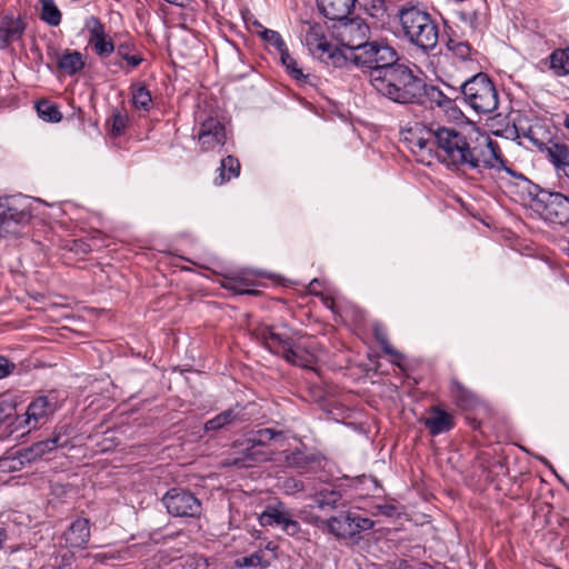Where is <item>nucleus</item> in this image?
<instances>
[{
  "label": "nucleus",
  "instance_id": "b1692460",
  "mask_svg": "<svg viewBox=\"0 0 569 569\" xmlns=\"http://www.w3.org/2000/svg\"><path fill=\"white\" fill-rule=\"evenodd\" d=\"M114 51L129 70L138 68L144 60L136 42L129 39L117 43Z\"/></svg>",
  "mask_w": 569,
  "mask_h": 569
},
{
  "label": "nucleus",
  "instance_id": "cd10ccee",
  "mask_svg": "<svg viewBox=\"0 0 569 569\" xmlns=\"http://www.w3.org/2000/svg\"><path fill=\"white\" fill-rule=\"evenodd\" d=\"M290 512L284 509V507L279 503L278 506H269L267 509L259 516V522L263 527H273L278 526L282 528L286 518Z\"/></svg>",
  "mask_w": 569,
  "mask_h": 569
},
{
  "label": "nucleus",
  "instance_id": "c03bdc74",
  "mask_svg": "<svg viewBox=\"0 0 569 569\" xmlns=\"http://www.w3.org/2000/svg\"><path fill=\"white\" fill-rule=\"evenodd\" d=\"M127 122H128V117L124 113H122L120 111L113 112L111 120H110V133L113 137L121 136L126 130Z\"/></svg>",
  "mask_w": 569,
  "mask_h": 569
},
{
  "label": "nucleus",
  "instance_id": "58836bf2",
  "mask_svg": "<svg viewBox=\"0 0 569 569\" xmlns=\"http://www.w3.org/2000/svg\"><path fill=\"white\" fill-rule=\"evenodd\" d=\"M38 116L49 122H59L62 119V114L59 107L48 100H41L36 104Z\"/></svg>",
  "mask_w": 569,
  "mask_h": 569
},
{
  "label": "nucleus",
  "instance_id": "9b49d317",
  "mask_svg": "<svg viewBox=\"0 0 569 569\" xmlns=\"http://www.w3.org/2000/svg\"><path fill=\"white\" fill-rule=\"evenodd\" d=\"M58 409V400L54 395H43L33 399L27 407L26 413L17 419V428H26L29 431L46 425Z\"/></svg>",
  "mask_w": 569,
  "mask_h": 569
},
{
  "label": "nucleus",
  "instance_id": "412c9836",
  "mask_svg": "<svg viewBox=\"0 0 569 569\" xmlns=\"http://www.w3.org/2000/svg\"><path fill=\"white\" fill-rule=\"evenodd\" d=\"M90 539L89 520L77 518L64 532L66 545L72 549H83Z\"/></svg>",
  "mask_w": 569,
  "mask_h": 569
},
{
  "label": "nucleus",
  "instance_id": "a19ab883",
  "mask_svg": "<svg viewBox=\"0 0 569 569\" xmlns=\"http://www.w3.org/2000/svg\"><path fill=\"white\" fill-rule=\"evenodd\" d=\"M447 47L453 56L463 61L471 59L472 54L476 53L469 42L458 41L453 38L448 39Z\"/></svg>",
  "mask_w": 569,
  "mask_h": 569
},
{
  "label": "nucleus",
  "instance_id": "37998d69",
  "mask_svg": "<svg viewBox=\"0 0 569 569\" xmlns=\"http://www.w3.org/2000/svg\"><path fill=\"white\" fill-rule=\"evenodd\" d=\"M259 34L268 44L272 46L278 53L287 47L284 40L278 31L263 29L259 32Z\"/></svg>",
  "mask_w": 569,
  "mask_h": 569
},
{
  "label": "nucleus",
  "instance_id": "f8f14e48",
  "mask_svg": "<svg viewBox=\"0 0 569 569\" xmlns=\"http://www.w3.org/2000/svg\"><path fill=\"white\" fill-rule=\"evenodd\" d=\"M323 457L306 447L287 449L280 452L279 461L299 473L315 472L322 468Z\"/></svg>",
  "mask_w": 569,
  "mask_h": 569
},
{
  "label": "nucleus",
  "instance_id": "79ce46f5",
  "mask_svg": "<svg viewBox=\"0 0 569 569\" xmlns=\"http://www.w3.org/2000/svg\"><path fill=\"white\" fill-rule=\"evenodd\" d=\"M237 566L240 568H249V567H267L269 566V561L264 558L263 549L259 548L253 553L242 557L236 561Z\"/></svg>",
  "mask_w": 569,
  "mask_h": 569
},
{
  "label": "nucleus",
  "instance_id": "49530a36",
  "mask_svg": "<svg viewBox=\"0 0 569 569\" xmlns=\"http://www.w3.org/2000/svg\"><path fill=\"white\" fill-rule=\"evenodd\" d=\"M282 488L287 495H295L305 490V485L301 480L295 478H287Z\"/></svg>",
  "mask_w": 569,
  "mask_h": 569
},
{
  "label": "nucleus",
  "instance_id": "39448f33",
  "mask_svg": "<svg viewBox=\"0 0 569 569\" xmlns=\"http://www.w3.org/2000/svg\"><path fill=\"white\" fill-rule=\"evenodd\" d=\"M346 64L368 70L369 83L373 80V73L389 68L399 60L397 50L386 40H368L357 51H343Z\"/></svg>",
  "mask_w": 569,
  "mask_h": 569
},
{
  "label": "nucleus",
  "instance_id": "3c124183",
  "mask_svg": "<svg viewBox=\"0 0 569 569\" xmlns=\"http://www.w3.org/2000/svg\"><path fill=\"white\" fill-rule=\"evenodd\" d=\"M390 569H411V566L407 560L403 559H395L393 561L389 562Z\"/></svg>",
  "mask_w": 569,
  "mask_h": 569
},
{
  "label": "nucleus",
  "instance_id": "aec40b11",
  "mask_svg": "<svg viewBox=\"0 0 569 569\" xmlns=\"http://www.w3.org/2000/svg\"><path fill=\"white\" fill-rule=\"evenodd\" d=\"M68 442V439H62L61 435H53L47 440L38 441L28 448L21 449L22 458H27V462L31 463L57 448L67 447Z\"/></svg>",
  "mask_w": 569,
  "mask_h": 569
},
{
  "label": "nucleus",
  "instance_id": "052dcab7",
  "mask_svg": "<svg viewBox=\"0 0 569 569\" xmlns=\"http://www.w3.org/2000/svg\"><path fill=\"white\" fill-rule=\"evenodd\" d=\"M113 64L117 66L118 68H123V64L121 62H114Z\"/></svg>",
  "mask_w": 569,
  "mask_h": 569
},
{
  "label": "nucleus",
  "instance_id": "c85d7f7f",
  "mask_svg": "<svg viewBox=\"0 0 569 569\" xmlns=\"http://www.w3.org/2000/svg\"><path fill=\"white\" fill-rule=\"evenodd\" d=\"M239 420H240L239 412L236 411V409H228V410L220 412L212 419H209L204 423V430L207 432L218 431V430H221L230 425H233L234 422H237Z\"/></svg>",
  "mask_w": 569,
  "mask_h": 569
},
{
  "label": "nucleus",
  "instance_id": "7c9ffc66",
  "mask_svg": "<svg viewBox=\"0 0 569 569\" xmlns=\"http://www.w3.org/2000/svg\"><path fill=\"white\" fill-rule=\"evenodd\" d=\"M450 392L455 403L462 409H469L476 403L475 395L457 380L451 381Z\"/></svg>",
  "mask_w": 569,
  "mask_h": 569
},
{
  "label": "nucleus",
  "instance_id": "bb28decb",
  "mask_svg": "<svg viewBox=\"0 0 569 569\" xmlns=\"http://www.w3.org/2000/svg\"><path fill=\"white\" fill-rule=\"evenodd\" d=\"M240 173V162L232 156H227L220 162L218 168V176L213 182L216 186H222L227 183L231 178L238 177Z\"/></svg>",
  "mask_w": 569,
  "mask_h": 569
},
{
  "label": "nucleus",
  "instance_id": "6e6d98bb",
  "mask_svg": "<svg viewBox=\"0 0 569 569\" xmlns=\"http://www.w3.org/2000/svg\"><path fill=\"white\" fill-rule=\"evenodd\" d=\"M8 536L4 529L0 528V550L3 548L4 542L7 541Z\"/></svg>",
  "mask_w": 569,
  "mask_h": 569
},
{
  "label": "nucleus",
  "instance_id": "0eeeda50",
  "mask_svg": "<svg viewBox=\"0 0 569 569\" xmlns=\"http://www.w3.org/2000/svg\"><path fill=\"white\" fill-rule=\"evenodd\" d=\"M460 89L465 102L477 113H492L498 109V90L487 73L479 72L472 76Z\"/></svg>",
  "mask_w": 569,
  "mask_h": 569
},
{
  "label": "nucleus",
  "instance_id": "393cba45",
  "mask_svg": "<svg viewBox=\"0 0 569 569\" xmlns=\"http://www.w3.org/2000/svg\"><path fill=\"white\" fill-rule=\"evenodd\" d=\"M352 522H355L353 519H351V512H341L338 516H333L330 519H328V528L330 532L336 535L337 537H353L355 530Z\"/></svg>",
  "mask_w": 569,
  "mask_h": 569
},
{
  "label": "nucleus",
  "instance_id": "423d86ee",
  "mask_svg": "<svg viewBox=\"0 0 569 569\" xmlns=\"http://www.w3.org/2000/svg\"><path fill=\"white\" fill-rule=\"evenodd\" d=\"M280 435L281 432L270 428L258 430L240 443L241 449L234 450L229 455L222 465L243 469L268 461L270 459V450L267 448V443Z\"/></svg>",
  "mask_w": 569,
  "mask_h": 569
},
{
  "label": "nucleus",
  "instance_id": "4be33fe9",
  "mask_svg": "<svg viewBox=\"0 0 569 569\" xmlns=\"http://www.w3.org/2000/svg\"><path fill=\"white\" fill-rule=\"evenodd\" d=\"M356 0H317L319 11L329 20L343 21L355 7Z\"/></svg>",
  "mask_w": 569,
  "mask_h": 569
},
{
  "label": "nucleus",
  "instance_id": "f257e3e1",
  "mask_svg": "<svg viewBox=\"0 0 569 569\" xmlns=\"http://www.w3.org/2000/svg\"><path fill=\"white\" fill-rule=\"evenodd\" d=\"M413 131L420 134L415 144L420 149L435 146L438 160L449 169L478 172L483 169H505L509 174L523 179L521 173L516 174L505 166L498 143L489 137L485 138L483 143H479L453 127L440 124L430 127L416 124L410 129V132Z\"/></svg>",
  "mask_w": 569,
  "mask_h": 569
},
{
  "label": "nucleus",
  "instance_id": "a878e982",
  "mask_svg": "<svg viewBox=\"0 0 569 569\" xmlns=\"http://www.w3.org/2000/svg\"><path fill=\"white\" fill-rule=\"evenodd\" d=\"M312 499L315 501V506L320 509H325L327 507L336 508L341 500V493L330 485H325L319 489L315 488Z\"/></svg>",
  "mask_w": 569,
  "mask_h": 569
},
{
  "label": "nucleus",
  "instance_id": "20e7f679",
  "mask_svg": "<svg viewBox=\"0 0 569 569\" xmlns=\"http://www.w3.org/2000/svg\"><path fill=\"white\" fill-rule=\"evenodd\" d=\"M252 336L268 350L282 356L286 361L302 367L311 368L315 356L302 346L296 343L287 332H278L274 327L258 325L252 329Z\"/></svg>",
  "mask_w": 569,
  "mask_h": 569
},
{
  "label": "nucleus",
  "instance_id": "5fc2aeb1",
  "mask_svg": "<svg viewBox=\"0 0 569 569\" xmlns=\"http://www.w3.org/2000/svg\"><path fill=\"white\" fill-rule=\"evenodd\" d=\"M558 181L562 189L569 191V172L565 174L562 178H560Z\"/></svg>",
  "mask_w": 569,
  "mask_h": 569
},
{
  "label": "nucleus",
  "instance_id": "de8ad7c7",
  "mask_svg": "<svg viewBox=\"0 0 569 569\" xmlns=\"http://www.w3.org/2000/svg\"><path fill=\"white\" fill-rule=\"evenodd\" d=\"M351 519L355 520V522H352V525H355L353 526L355 536L357 533H359L360 531L370 529L373 525V522L370 519L363 518L356 512H351Z\"/></svg>",
  "mask_w": 569,
  "mask_h": 569
},
{
  "label": "nucleus",
  "instance_id": "4c0bfd02",
  "mask_svg": "<svg viewBox=\"0 0 569 569\" xmlns=\"http://www.w3.org/2000/svg\"><path fill=\"white\" fill-rule=\"evenodd\" d=\"M280 61L282 66L286 68L287 72L296 80L307 82L309 76L305 74L302 69L298 67L297 60L290 54L288 48L286 47L282 51L279 52Z\"/></svg>",
  "mask_w": 569,
  "mask_h": 569
},
{
  "label": "nucleus",
  "instance_id": "4468645a",
  "mask_svg": "<svg viewBox=\"0 0 569 569\" xmlns=\"http://www.w3.org/2000/svg\"><path fill=\"white\" fill-rule=\"evenodd\" d=\"M199 119L198 142L202 151H216L221 149L227 141L224 124L216 117Z\"/></svg>",
  "mask_w": 569,
  "mask_h": 569
},
{
  "label": "nucleus",
  "instance_id": "7ed1b4c3",
  "mask_svg": "<svg viewBox=\"0 0 569 569\" xmlns=\"http://www.w3.org/2000/svg\"><path fill=\"white\" fill-rule=\"evenodd\" d=\"M403 37L425 52L433 50L439 40L436 19L419 6H403L398 12Z\"/></svg>",
  "mask_w": 569,
  "mask_h": 569
},
{
  "label": "nucleus",
  "instance_id": "603ef678",
  "mask_svg": "<svg viewBox=\"0 0 569 569\" xmlns=\"http://www.w3.org/2000/svg\"><path fill=\"white\" fill-rule=\"evenodd\" d=\"M12 411V407L0 405V423L10 417Z\"/></svg>",
  "mask_w": 569,
  "mask_h": 569
},
{
  "label": "nucleus",
  "instance_id": "c9c22d12",
  "mask_svg": "<svg viewBox=\"0 0 569 569\" xmlns=\"http://www.w3.org/2000/svg\"><path fill=\"white\" fill-rule=\"evenodd\" d=\"M486 9L485 0H476L475 8H463L460 11L461 19L469 23V26L476 30L479 28L483 17V10Z\"/></svg>",
  "mask_w": 569,
  "mask_h": 569
},
{
  "label": "nucleus",
  "instance_id": "ea45409f",
  "mask_svg": "<svg viewBox=\"0 0 569 569\" xmlns=\"http://www.w3.org/2000/svg\"><path fill=\"white\" fill-rule=\"evenodd\" d=\"M425 92L421 94V103L427 98L430 102L436 103L438 107L447 108L451 104V99L447 97L438 87L428 86L425 82Z\"/></svg>",
  "mask_w": 569,
  "mask_h": 569
},
{
  "label": "nucleus",
  "instance_id": "f3484780",
  "mask_svg": "<svg viewBox=\"0 0 569 569\" xmlns=\"http://www.w3.org/2000/svg\"><path fill=\"white\" fill-rule=\"evenodd\" d=\"M27 28L26 16L14 12L0 14V49L20 40Z\"/></svg>",
  "mask_w": 569,
  "mask_h": 569
},
{
  "label": "nucleus",
  "instance_id": "e433bc0d",
  "mask_svg": "<svg viewBox=\"0 0 569 569\" xmlns=\"http://www.w3.org/2000/svg\"><path fill=\"white\" fill-rule=\"evenodd\" d=\"M550 69L557 76L569 74V47L563 50H555L550 57Z\"/></svg>",
  "mask_w": 569,
  "mask_h": 569
},
{
  "label": "nucleus",
  "instance_id": "bf43d9fd",
  "mask_svg": "<svg viewBox=\"0 0 569 569\" xmlns=\"http://www.w3.org/2000/svg\"><path fill=\"white\" fill-rule=\"evenodd\" d=\"M563 126H565L566 129L569 130V114H565Z\"/></svg>",
  "mask_w": 569,
  "mask_h": 569
},
{
  "label": "nucleus",
  "instance_id": "9d476101",
  "mask_svg": "<svg viewBox=\"0 0 569 569\" xmlns=\"http://www.w3.org/2000/svg\"><path fill=\"white\" fill-rule=\"evenodd\" d=\"M531 207L546 221L557 224L569 222V196L561 192L539 190Z\"/></svg>",
  "mask_w": 569,
  "mask_h": 569
},
{
  "label": "nucleus",
  "instance_id": "72a5a7b5",
  "mask_svg": "<svg viewBox=\"0 0 569 569\" xmlns=\"http://www.w3.org/2000/svg\"><path fill=\"white\" fill-rule=\"evenodd\" d=\"M27 462V458H22V450L9 451L0 458L1 472H16L21 470Z\"/></svg>",
  "mask_w": 569,
  "mask_h": 569
},
{
  "label": "nucleus",
  "instance_id": "6ab92c4d",
  "mask_svg": "<svg viewBox=\"0 0 569 569\" xmlns=\"http://www.w3.org/2000/svg\"><path fill=\"white\" fill-rule=\"evenodd\" d=\"M89 44L100 58L109 57L116 49V44L106 33L104 26L98 20H93V26L89 29Z\"/></svg>",
  "mask_w": 569,
  "mask_h": 569
},
{
  "label": "nucleus",
  "instance_id": "f704fd0d",
  "mask_svg": "<svg viewBox=\"0 0 569 569\" xmlns=\"http://www.w3.org/2000/svg\"><path fill=\"white\" fill-rule=\"evenodd\" d=\"M252 281L247 276L226 277L222 286L237 295H256L258 291L249 289Z\"/></svg>",
  "mask_w": 569,
  "mask_h": 569
},
{
  "label": "nucleus",
  "instance_id": "c756f323",
  "mask_svg": "<svg viewBox=\"0 0 569 569\" xmlns=\"http://www.w3.org/2000/svg\"><path fill=\"white\" fill-rule=\"evenodd\" d=\"M132 104L137 110L148 112L152 107V97L142 83H132L130 87Z\"/></svg>",
  "mask_w": 569,
  "mask_h": 569
},
{
  "label": "nucleus",
  "instance_id": "5701e85b",
  "mask_svg": "<svg viewBox=\"0 0 569 569\" xmlns=\"http://www.w3.org/2000/svg\"><path fill=\"white\" fill-rule=\"evenodd\" d=\"M54 58L58 69L69 76L76 74L84 67L83 56L79 51L66 50L61 54L54 51Z\"/></svg>",
  "mask_w": 569,
  "mask_h": 569
},
{
  "label": "nucleus",
  "instance_id": "09e8293b",
  "mask_svg": "<svg viewBox=\"0 0 569 569\" xmlns=\"http://www.w3.org/2000/svg\"><path fill=\"white\" fill-rule=\"evenodd\" d=\"M67 248L76 254H86L91 251L90 244L82 240H71L67 243Z\"/></svg>",
  "mask_w": 569,
  "mask_h": 569
},
{
  "label": "nucleus",
  "instance_id": "13d9d810",
  "mask_svg": "<svg viewBox=\"0 0 569 569\" xmlns=\"http://www.w3.org/2000/svg\"><path fill=\"white\" fill-rule=\"evenodd\" d=\"M266 550H270V551H276L278 549V546L276 543H273L272 541H269L266 547H264Z\"/></svg>",
  "mask_w": 569,
  "mask_h": 569
},
{
  "label": "nucleus",
  "instance_id": "ddd939ff",
  "mask_svg": "<svg viewBox=\"0 0 569 569\" xmlns=\"http://www.w3.org/2000/svg\"><path fill=\"white\" fill-rule=\"evenodd\" d=\"M163 503L168 512L174 517H198L201 503L191 492L173 488L163 497Z\"/></svg>",
  "mask_w": 569,
  "mask_h": 569
},
{
  "label": "nucleus",
  "instance_id": "473e14b6",
  "mask_svg": "<svg viewBox=\"0 0 569 569\" xmlns=\"http://www.w3.org/2000/svg\"><path fill=\"white\" fill-rule=\"evenodd\" d=\"M40 4V19L51 27H57L61 22V11L54 0H38Z\"/></svg>",
  "mask_w": 569,
  "mask_h": 569
},
{
  "label": "nucleus",
  "instance_id": "2eb2a0df",
  "mask_svg": "<svg viewBox=\"0 0 569 569\" xmlns=\"http://www.w3.org/2000/svg\"><path fill=\"white\" fill-rule=\"evenodd\" d=\"M339 40L343 51H357L370 39V28L361 18L343 21L339 27Z\"/></svg>",
  "mask_w": 569,
  "mask_h": 569
},
{
  "label": "nucleus",
  "instance_id": "2f4dec72",
  "mask_svg": "<svg viewBox=\"0 0 569 569\" xmlns=\"http://www.w3.org/2000/svg\"><path fill=\"white\" fill-rule=\"evenodd\" d=\"M373 336L385 353L392 357V362L400 366L403 355L397 351L390 343L387 329L381 325H375Z\"/></svg>",
  "mask_w": 569,
  "mask_h": 569
},
{
  "label": "nucleus",
  "instance_id": "864d4df0",
  "mask_svg": "<svg viewBox=\"0 0 569 569\" xmlns=\"http://www.w3.org/2000/svg\"><path fill=\"white\" fill-rule=\"evenodd\" d=\"M375 10H376V16L378 17L379 16V12L381 14L385 13V1L383 0H373V7H372Z\"/></svg>",
  "mask_w": 569,
  "mask_h": 569
},
{
  "label": "nucleus",
  "instance_id": "1a4fd4ad",
  "mask_svg": "<svg viewBox=\"0 0 569 569\" xmlns=\"http://www.w3.org/2000/svg\"><path fill=\"white\" fill-rule=\"evenodd\" d=\"M32 218V201L22 194L0 197V238L18 234Z\"/></svg>",
  "mask_w": 569,
  "mask_h": 569
},
{
  "label": "nucleus",
  "instance_id": "dca6fc26",
  "mask_svg": "<svg viewBox=\"0 0 569 569\" xmlns=\"http://www.w3.org/2000/svg\"><path fill=\"white\" fill-rule=\"evenodd\" d=\"M536 132L529 129L528 137L543 152L548 160L552 163L558 180L569 172V146L560 142L545 143L535 137Z\"/></svg>",
  "mask_w": 569,
  "mask_h": 569
},
{
  "label": "nucleus",
  "instance_id": "a211bd4d",
  "mask_svg": "<svg viewBox=\"0 0 569 569\" xmlns=\"http://www.w3.org/2000/svg\"><path fill=\"white\" fill-rule=\"evenodd\" d=\"M420 422L435 437L451 430L455 426V417L439 406H432L430 408V416L420 419Z\"/></svg>",
  "mask_w": 569,
  "mask_h": 569
},
{
  "label": "nucleus",
  "instance_id": "f03ea898",
  "mask_svg": "<svg viewBox=\"0 0 569 569\" xmlns=\"http://www.w3.org/2000/svg\"><path fill=\"white\" fill-rule=\"evenodd\" d=\"M370 86L379 96L400 104H420L421 94L425 92L423 79L399 61L375 72Z\"/></svg>",
  "mask_w": 569,
  "mask_h": 569
},
{
  "label": "nucleus",
  "instance_id": "a18cd8bd",
  "mask_svg": "<svg viewBox=\"0 0 569 569\" xmlns=\"http://www.w3.org/2000/svg\"><path fill=\"white\" fill-rule=\"evenodd\" d=\"M281 529L288 536L296 538H299L301 533V526L297 520L292 519L291 513H289L288 517L286 518Z\"/></svg>",
  "mask_w": 569,
  "mask_h": 569
},
{
  "label": "nucleus",
  "instance_id": "8fccbe9b",
  "mask_svg": "<svg viewBox=\"0 0 569 569\" xmlns=\"http://www.w3.org/2000/svg\"><path fill=\"white\" fill-rule=\"evenodd\" d=\"M16 368L14 363L10 362L7 358L0 357V379L6 378Z\"/></svg>",
  "mask_w": 569,
  "mask_h": 569
},
{
  "label": "nucleus",
  "instance_id": "6e6552de",
  "mask_svg": "<svg viewBox=\"0 0 569 569\" xmlns=\"http://www.w3.org/2000/svg\"><path fill=\"white\" fill-rule=\"evenodd\" d=\"M301 33L303 44L315 58L328 66L339 68L346 66L342 49L329 40L325 26L316 22H305Z\"/></svg>",
  "mask_w": 569,
  "mask_h": 569
},
{
  "label": "nucleus",
  "instance_id": "4d7b16f0",
  "mask_svg": "<svg viewBox=\"0 0 569 569\" xmlns=\"http://www.w3.org/2000/svg\"><path fill=\"white\" fill-rule=\"evenodd\" d=\"M166 1L171 4L179 6V7H186L190 0H166Z\"/></svg>",
  "mask_w": 569,
  "mask_h": 569
}]
</instances>
